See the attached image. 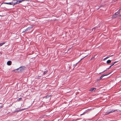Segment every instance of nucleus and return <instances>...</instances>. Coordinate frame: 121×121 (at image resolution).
<instances>
[{
    "mask_svg": "<svg viewBox=\"0 0 121 121\" xmlns=\"http://www.w3.org/2000/svg\"><path fill=\"white\" fill-rule=\"evenodd\" d=\"M96 88H92L89 91H94L96 89Z\"/></svg>",
    "mask_w": 121,
    "mask_h": 121,
    "instance_id": "nucleus-5",
    "label": "nucleus"
},
{
    "mask_svg": "<svg viewBox=\"0 0 121 121\" xmlns=\"http://www.w3.org/2000/svg\"><path fill=\"white\" fill-rule=\"evenodd\" d=\"M4 4H9V5H10V4H11L10 2V3L5 2V3H4Z\"/></svg>",
    "mask_w": 121,
    "mask_h": 121,
    "instance_id": "nucleus-16",
    "label": "nucleus"
},
{
    "mask_svg": "<svg viewBox=\"0 0 121 121\" xmlns=\"http://www.w3.org/2000/svg\"><path fill=\"white\" fill-rule=\"evenodd\" d=\"M108 75V74H104V75H102L100 77V79H102V78L104 76L107 75Z\"/></svg>",
    "mask_w": 121,
    "mask_h": 121,
    "instance_id": "nucleus-8",
    "label": "nucleus"
},
{
    "mask_svg": "<svg viewBox=\"0 0 121 121\" xmlns=\"http://www.w3.org/2000/svg\"><path fill=\"white\" fill-rule=\"evenodd\" d=\"M110 57V56H108V57H106L104 59H107V58H109Z\"/></svg>",
    "mask_w": 121,
    "mask_h": 121,
    "instance_id": "nucleus-19",
    "label": "nucleus"
},
{
    "mask_svg": "<svg viewBox=\"0 0 121 121\" xmlns=\"http://www.w3.org/2000/svg\"><path fill=\"white\" fill-rule=\"evenodd\" d=\"M117 110H112L111 111L110 110H108V112H107L106 113L105 115L108 114L109 113H112L113 112H115Z\"/></svg>",
    "mask_w": 121,
    "mask_h": 121,
    "instance_id": "nucleus-2",
    "label": "nucleus"
},
{
    "mask_svg": "<svg viewBox=\"0 0 121 121\" xmlns=\"http://www.w3.org/2000/svg\"><path fill=\"white\" fill-rule=\"evenodd\" d=\"M25 68V67L24 66H22L21 67H19V68H18L16 69V70H19L20 71H21L23 70Z\"/></svg>",
    "mask_w": 121,
    "mask_h": 121,
    "instance_id": "nucleus-3",
    "label": "nucleus"
},
{
    "mask_svg": "<svg viewBox=\"0 0 121 121\" xmlns=\"http://www.w3.org/2000/svg\"><path fill=\"white\" fill-rule=\"evenodd\" d=\"M49 95H47L46 96V98H48V97H49Z\"/></svg>",
    "mask_w": 121,
    "mask_h": 121,
    "instance_id": "nucleus-18",
    "label": "nucleus"
},
{
    "mask_svg": "<svg viewBox=\"0 0 121 121\" xmlns=\"http://www.w3.org/2000/svg\"><path fill=\"white\" fill-rule=\"evenodd\" d=\"M117 62V61H115V62H113V63H112V65L109 66V68H110L112 67V66L114 64H115Z\"/></svg>",
    "mask_w": 121,
    "mask_h": 121,
    "instance_id": "nucleus-7",
    "label": "nucleus"
},
{
    "mask_svg": "<svg viewBox=\"0 0 121 121\" xmlns=\"http://www.w3.org/2000/svg\"><path fill=\"white\" fill-rule=\"evenodd\" d=\"M11 61H8L7 63V64L9 65H11Z\"/></svg>",
    "mask_w": 121,
    "mask_h": 121,
    "instance_id": "nucleus-6",
    "label": "nucleus"
},
{
    "mask_svg": "<svg viewBox=\"0 0 121 121\" xmlns=\"http://www.w3.org/2000/svg\"><path fill=\"white\" fill-rule=\"evenodd\" d=\"M29 0H26V1H29Z\"/></svg>",
    "mask_w": 121,
    "mask_h": 121,
    "instance_id": "nucleus-23",
    "label": "nucleus"
},
{
    "mask_svg": "<svg viewBox=\"0 0 121 121\" xmlns=\"http://www.w3.org/2000/svg\"><path fill=\"white\" fill-rule=\"evenodd\" d=\"M5 42H3L0 43V46H2L5 43Z\"/></svg>",
    "mask_w": 121,
    "mask_h": 121,
    "instance_id": "nucleus-12",
    "label": "nucleus"
},
{
    "mask_svg": "<svg viewBox=\"0 0 121 121\" xmlns=\"http://www.w3.org/2000/svg\"><path fill=\"white\" fill-rule=\"evenodd\" d=\"M92 58H91V59L90 60H92Z\"/></svg>",
    "mask_w": 121,
    "mask_h": 121,
    "instance_id": "nucleus-25",
    "label": "nucleus"
},
{
    "mask_svg": "<svg viewBox=\"0 0 121 121\" xmlns=\"http://www.w3.org/2000/svg\"><path fill=\"white\" fill-rule=\"evenodd\" d=\"M25 1L24 0H19L18 1V2H18V3L19 4L20 3H21L22 1Z\"/></svg>",
    "mask_w": 121,
    "mask_h": 121,
    "instance_id": "nucleus-11",
    "label": "nucleus"
},
{
    "mask_svg": "<svg viewBox=\"0 0 121 121\" xmlns=\"http://www.w3.org/2000/svg\"><path fill=\"white\" fill-rule=\"evenodd\" d=\"M87 56H87H85V57H84H84H86V56Z\"/></svg>",
    "mask_w": 121,
    "mask_h": 121,
    "instance_id": "nucleus-24",
    "label": "nucleus"
},
{
    "mask_svg": "<svg viewBox=\"0 0 121 121\" xmlns=\"http://www.w3.org/2000/svg\"><path fill=\"white\" fill-rule=\"evenodd\" d=\"M26 109L27 108H24L23 109H20L18 110L17 111V112H19V111H23L24 110Z\"/></svg>",
    "mask_w": 121,
    "mask_h": 121,
    "instance_id": "nucleus-9",
    "label": "nucleus"
},
{
    "mask_svg": "<svg viewBox=\"0 0 121 121\" xmlns=\"http://www.w3.org/2000/svg\"><path fill=\"white\" fill-rule=\"evenodd\" d=\"M83 115V114H81V115Z\"/></svg>",
    "mask_w": 121,
    "mask_h": 121,
    "instance_id": "nucleus-26",
    "label": "nucleus"
},
{
    "mask_svg": "<svg viewBox=\"0 0 121 121\" xmlns=\"http://www.w3.org/2000/svg\"><path fill=\"white\" fill-rule=\"evenodd\" d=\"M33 27V26H31L30 27H28V28H27L26 30H25V31H27L28 30H30V29L32 28Z\"/></svg>",
    "mask_w": 121,
    "mask_h": 121,
    "instance_id": "nucleus-4",
    "label": "nucleus"
},
{
    "mask_svg": "<svg viewBox=\"0 0 121 121\" xmlns=\"http://www.w3.org/2000/svg\"><path fill=\"white\" fill-rule=\"evenodd\" d=\"M110 68H109H109H107V69H106V70H107V69H109Z\"/></svg>",
    "mask_w": 121,
    "mask_h": 121,
    "instance_id": "nucleus-21",
    "label": "nucleus"
},
{
    "mask_svg": "<svg viewBox=\"0 0 121 121\" xmlns=\"http://www.w3.org/2000/svg\"><path fill=\"white\" fill-rule=\"evenodd\" d=\"M48 72V71L47 70H46L43 73V74L44 75L45 74H46Z\"/></svg>",
    "mask_w": 121,
    "mask_h": 121,
    "instance_id": "nucleus-15",
    "label": "nucleus"
},
{
    "mask_svg": "<svg viewBox=\"0 0 121 121\" xmlns=\"http://www.w3.org/2000/svg\"><path fill=\"white\" fill-rule=\"evenodd\" d=\"M13 3L14 4H15V5L17 4V0H15L13 1Z\"/></svg>",
    "mask_w": 121,
    "mask_h": 121,
    "instance_id": "nucleus-13",
    "label": "nucleus"
},
{
    "mask_svg": "<svg viewBox=\"0 0 121 121\" xmlns=\"http://www.w3.org/2000/svg\"><path fill=\"white\" fill-rule=\"evenodd\" d=\"M113 56V55H111V56H110H110Z\"/></svg>",
    "mask_w": 121,
    "mask_h": 121,
    "instance_id": "nucleus-22",
    "label": "nucleus"
},
{
    "mask_svg": "<svg viewBox=\"0 0 121 121\" xmlns=\"http://www.w3.org/2000/svg\"><path fill=\"white\" fill-rule=\"evenodd\" d=\"M13 1L12 2H10L11 3V4L10 5H15V4H14V3H13Z\"/></svg>",
    "mask_w": 121,
    "mask_h": 121,
    "instance_id": "nucleus-14",
    "label": "nucleus"
},
{
    "mask_svg": "<svg viewBox=\"0 0 121 121\" xmlns=\"http://www.w3.org/2000/svg\"><path fill=\"white\" fill-rule=\"evenodd\" d=\"M111 61L110 60H108L107 61V63L108 64H109L111 62Z\"/></svg>",
    "mask_w": 121,
    "mask_h": 121,
    "instance_id": "nucleus-10",
    "label": "nucleus"
},
{
    "mask_svg": "<svg viewBox=\"0 0 121 121\" xmlns=\"http://www.w3.org/2000/svg\"><path fill=\"white\" fill-rule=\"evenodd\" d=\"M106 70H104V71H103V72H102V73H104V72H105V71H106Z\"/></svg>",
    "mask_w": 121,
    "mask_h": 121,
    "instance_id": "nucleus-20",
    "label": "nucleus"
},
{
    "mask_svg": "<svg viewBox=\"0 0 121 121\" xmlns=\"http://www.w3.org/2000/svg\"><path fill=\"white\" fill-rule=\"evenodd\" d=\"M22 99V98H20L18 99V100L19 101V100H21Z\"/></svg>",
    "mask_w": 121,
    "mask_h": 121,
    "instance_id": "nucleus-17",
    "label": "nucleus"
},
{
    "mask_svg": "<svg viewBox=\"0 0 121 121\" xmlns=\"http://www.w3.org/2000/svg\"><path fill=\"white\" fill-rule=\"evenodd\" d=\"M120 13V11L118 10V12L114 14L113 15V18L116 17L118 16H120V14H119Z\"/></svg>",
    "mask_w": 121,
    "mask_h": 121,
    "instance_id": "nucleus-1",
    "label": "nucleus"
}]
</instances>
